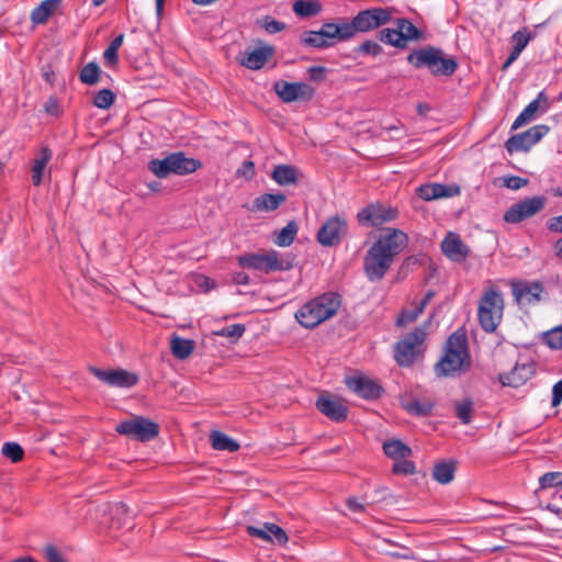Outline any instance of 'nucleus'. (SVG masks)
<instances>
[{
  "instance_id": "f257e3e1",
  "label": "nucleus",
  "mask_w": 562,
  "mask_h": 562,
  "mask_svg": "<svg viewBox=\"0 0 562 562\" xmlns=\"http://www.w3.org/2000/svg\"><path fill=\"white\" fill-rule=\"evenodd\" d=\"M407 244V234L397 228H385L364 256L363 269L367 278L370 281L381 280Z\"/></svg>"
},
{
  "instance_id": "f03ea898",
  "label": "nucleus",
  "mask_w": 562,
  "mask_h": 562,
  "mask_svg": "<svg viewBox=\"0 0 562 562\" xmlns=\"http://www.w3.org/2000/svg\"><path fill=\"white\" fill-rule=\"evenodd\" d=\"M341 304L340 295L326 292L305 303L296 313L295 318L305 328H314L333 317Z\"/></svg>"
},
{
  "instance_id": "7ed1b4c3",
  "label": "nucleus",
  "mask_w": 562,
  "mask_h": 562,
  "mask_svg": "<svg viewBox=\"0 0 562 562\" xmlns=\"http://www.w3.org/2000/svg\"><path fill=\"white\" fill-rule=\"evenodd\" d=\"M470 363L465 339L453 334L448 338L445 355L436 364L435 371L438 376H449L465 371Z\"/></svg>"
},
{
  "instance_id": "20e7f679",
  "label": "nucleus",
  "mask_w": 562,
  "mask_h": 562,
  "mask_svg": "<svg viewBox=\"0 0 562 562\" xmlns=\"http://www.w3.org/2000/svg\"><path fill=\"white\" fill-rule=\"evenodd\" d=\"M393 10L390 8H371L358 12L350 22L340 20V26L346 41L352 38L357 33H368L376 30L392 21Z\"/></svg>"
},
{
  "instance_id": "39448f33",
  "label": "nucleus",
  "mask_w": 562,
  "mask_h": 562,
  "mask_svg": "<svg viewBox=\"0 0 562 562\" xmlns=\"http://www.w3.org/2000/svg\"><path fill=\"white\" fill-rule=\"evenodd\" d=\"M407 61L416 68L427 67L435 76H451L458 67L456 59L445 58L441 49L431 46L413 50Z\"/></svg>"
},
{
  "instance_id": "423d86ee",
  "label": "nucleus",
  "mask_w": 562,
  "mask_h": 562,
  "mask_svg": "<svg viewBox=\"0 0 562 562\" xmlns=\"http://www.w3.org/2000/svg\"><path fill=\"white\" fill-rule=\"evenodd\" d=\"M504 312V299L496 289L486 290L479 302L477 317L485 333H494L502 322Z\"/></svg>"
},
{
  "instance_id": "0eeeda50",
  "label": "nucleus",
  "mask_w": 562,
  "mask_h": 562,
  "mask_svg": "<svg viewBox=\"0 0 562 562\" xmlns=\"http://www.w3.org/2000/svg\"><path fill=\"white\" fill-rule=\"evenodd\" d=\"M423 32L407 19H397L395 29H382L379 40L393 47L405 49L409 42H417L423 38Z\"/></svg>"
},
{
  "instance_id": "6e6552de",
  "label": "nucleus",
  "mask_w": 562,
  "mask_h": 562,
  "mask_svg": "<svg viewBox=\"0 0 562 562\" xmlns=\"http://www.w3.org/2000/svg\"><path fill=\"white\" fill-rule=\"evenodd\" d=\"M238 263L247 269L270 273L273 271H285L292 268L291 261L281 258L276 250L263 254H247L238 258Z\"/></svg>"
},
{
  "instance_id": "1a4fd4ad",
  "label": "nucleus",
  "mask_w": 562,
  "mask_h": 562,
  "mask_svg": "<svg viewBox=\"0 0 562 562\" xmlns=\"http://www.w3.org/2000/svg\"><path fill=\"white\" fill-rule=\"evenodd\" d=\"M345 41L339 22L324 23L318 31H304L300 37L302 45L313 48H328Z\"/></svg>"
},
{
  "instance_id": "9d476101",
  "label": "nucleus",
  "mask_w": 562,
  "mask_h": 562,
  "mask_svg": "<svg viewBox=\"0 0 562 562\" xmlns=\"http://www.w3.org/2000/svg\"><path fill=\"white\" fill-rule=\"evenodd\" d=\"M426 331L422 327L414 328L403 339L396 342L395 361L401 367H409L423 351Z\"/></svg>"
},
{
  "instance_id": "9b49d317",
  "label": "nucleus",
  "mask_w": 562,
  "mask_h": 562,
  "mask_svg": "<svg viewBox=\"0 0 562 562\" xmlns=\"http://www.w3.org/2000/svg\"><path fill=\"white\" fill-rule=\"evenodd\" d=\"M115 431L131 439L146 442L158 436L159 426L144 416H133L120 422L115 426Z\"/></svg>"
},
{
  "instance_id": "f8f14e48",
  "label": "nucleus",
  "mask_w": 562,
  "mask_h": 562,
  "mask_svg": "<svg viewBox=\"0 0 562 562\" xmlns=\"http://www.w3.org/2000/svg\"><path fill=\"white\" fill-rule=\"evenodd\" d=\"M544 196H532L513 204L504 214V221L512 224L520 223L532 217L546 206Z\"/></svg>"
},
{
  "instance_id": "ddd939ff",
  "label": "nucleus",
  "mask_w": 562,
  "mask_h": 562,
  "mask_svg": "<svg viewBox=\"0 0 562 562\" xmlns=\"http://www.w3.org/2000/svg\"><path fill=\"white\" fill-rule=\"evenodd\" d=\"M348 224L346 217L336 215L327 218L317 232V240L325 247L338 245L347 235Z\"/></svg>"
},
{
  "instance_id": "4468645a",
  "label": "nucleus",
  "mask_w": 562,
  "mask_h": 562,
  "mask_svg": "<svg viewBox=\"0 0 562 562\" xmlns=\"http://www.w3.org/2000/svg\"><path fill=\"white\" fill-rule=\"evenodd\" d=\"M548 132L549 127L547 125H535L526 132L509 137L505 143V148L509 154L518 151H528Z\"/></svg>"
},
{
  "instance_id": "2eb2a0df",
  "label": "nucleus",
  "mask_w": 562,
  "mask_h": 562,
  "mask_svg": "<svg viewBox=\"0 0 562 562\" xmlns=\"http://www.w3.org/2000/svg\"><path fill=\"white\" fill-rule=\"evenodd\" d=\"M397 216V209L382 203H372L363 207L357 215L359 222L371 226H379L392 222L396 220Z\"/></svg>"
},
{
  "instance_id": "dca6fc26",
  "label": "nucleus",
  "mask_w": 562,
  "mask_h": 562,
  "mask_svg": "<svg viewBox=\"0 0 562 562\" xmlns=\"http://www.w3.org/2000/svg\"><path fill=\"white\" fill-rule=\"evenodd\" d=\"M513 295L516 302L522 306H530L539 303L544 293V286L539 281H519L512 283Z\"/></svg>"
},
{
  "instance_id": "f3484780",
  "label": "nucleus",
  "mask_w": 562,
  "mask_h": 562,
  "mask_svg": "<svg viewBox=\"0 0 562 562\" xmlns=\"http://www.w3.org/2000/svg\"><path fill=\"white\" fill-rule=\"evenodd\" d=\"M89 371L101 382L114 387H132L138 382L137 374L123 369L106 371L90 367Z\"/></svg>"
},
{
  "instance_id": "a211bd4d",
  "label": "nucleus",
  "mask_w": 562,
  "mask_h": 562,
  "mask_svg": "<svg viewBox=\"0 0 562 562\" xmlns=\"http://www.w3.org/2000/svg\"><path fill=\"white\" fill-rule=\"evenodd\" d=\"M273 89L277 95L286 103L297 100H308L314 94V89L304 82H288L279 80L274 83Z\"/></svg>"
},
{
  "instance_id": "6ab92c4d",
  "label": "nucleus",
  "mask_w": 562,
  "mask_h": 562,
  "mask_svg": "<svg viewBox=\"0 0 562 562\" xmlns=\"http://www.w3.org/2000/svg\"><path fill=\"white\" fill-rule=\"evenodd\" d=\"M317 409L327 418L341 423L348 416L347 405L339 398H335L329 394H322L316 401Z\"/></svg>"
},
{
  "instance_id": "aec40b11",
  "label": "nucleus",
  "mask_w": 562,
  "mask_h": 562,
  "mask_svg": "<svg viewBox=\"0 0 562 562\" xmlns=\"http://www.w3.org/2000/svg\"><path fill=\"white\" fill-rule=\"evenodd\" d=\"M346 384L349 390L366 400H375L382 393V387L366 375L347 378Z\"/></svg>"
},
{
  "instance_id": "412c9836",
  "label": "nucleus",
  "mask_w": 562,
  "mask_h": 562,
  "mask_svg": "<svg viewBox=\"0 0 562 562\" xmlns=\"http://www.w3.org/2000/svg\"><path fill=\"white\" fill-rule=\"evenodd\" d=\"M441 250L446 257L456 262L465 260L469 255L468 246L462 241L459 234L449 232L441 241Z\"/></svg>"
},
{
  "instance_id": "4be33fe9",
  "label": "nucleus",
  "mask_w": 562,
  "mask_h": 562,
  "mask_svg": "<svg viewBox=\"0 0 562 562\" xmlns=\"http://www.w3.org/2000/svg\"><path fill=\"white\" fill-rule=\"evenodd\" d=\"M273 46L265 45L252 50H245L240 56V64L251 70L261 69L265 64L274 55Z\"/></svg>"
},
{
  "instance_id": "5701e85b",
  "label": "nucleus",
  "mask_w": 562,
  "mask_h": 562,
  "mask_svg": "<svg viewBox=\"0 0 562 562\" xmlns=\"http://www.w3.org/2000/svg\"><path fill=\"white\" fill-rule=\"evenodd\" d=\"M549 108V99L548 95L541 91L538 97L532 100L516 117L512 125V130H517L524 124L530 122L538 111L546 112Z\"/></svg>"
},
{
  "instance_id": "b1692460",
  "label": "nucleus",
  "mask_w": 562,
  "mask_h": 562,
  "mask_svg": "<svg viewBox=\"0 0 562 562\" xmlns=\"http://www.w3.org/2000/svg\"><path fill=\"white\" fill-rule=\"evenodd\" d=\"M533 373L530 364H516L508 373L499 375V381L503 385L519 387L528 381Z\"/></svg>"
},
{
  "instance_id": "393cba45",
  "label": "nucleus",
  "mask_w": 562,
  "mask_h": 562,
  "mask_svg": "<svg viewBox=\"0 0 562 562\" xmlns=\"http://www.w3.org/2000/svg\"><path fill=\"white\" fill-rule=\"evenodd\" d=\"M170 158L173 173L179 176L193 173L202 166L200 160L187 157L182 151L170 154Z\"/></svg>"
},
{
  "instance_id": "a878e982",
  "label": "nucleus",
  "mask_w": 562,
  "mask_h": 562,
  "mask_svg": "<svg viewBox=\"0 0 562 562\" xmlns=\"http://www.w3.org/2000/svg\"><path fill=\"white\" fill-rule=\"evenodd\" d=\"M53 153L52 150L43 146L41 147L38 154L33 159L32 166V183L35 187H38L43 181L44 170L46 169L48 162L52 160Z\"/></svg>"
},
{
  "instance_id": "bb28decb",
  "label": "nucleus",
  "mask_w": 562,
  "mask_h": 562,
  "mask_svg": "<svg viewBox=\"0 0 562 562\" xmlns=\"http://www.w3.org/2000/svg\"><path fill=\"white\" fill-rule=\"evenodd\" d=\"M286 196L283 193H265L254 200V210L259 212H271L284 203Z\"/></svg>"
},
{
  "instance_id": "cd10ccee",
  "label": "nucleus",
  "mask_w": 562,
  "mask_h": 562,
  "mask_svg": "<svg viewBox=\"0 0 562 562\" xmlns=\"http://www.w3.org/2000/svg\"><path fill=\"white\" fill-rule=\"evenodd\" d=\"M61 0H44L31 12V21L33 24H44L49 16L56 11Z\"/></svg>"
},
{
  "instance_id": "c85d7f7f",
  "label": "nucleus",
  "mask_w": 562,
  "mask_h": 562,
  "mask_svg": "<svg viewBox=\"0 0 562 562\" xmlns=\"http://www.w3.org/2000/svg\"><path fill=\"white\" fill-rule=\"evenodd\" d=\"M418 195L425 201H430L439 198L451 196V189L445 184L431 183L420 186L418 188Z\"/></svg>"
},
{
  "instance_id": "c756f323",
  "label": "nucleus",
  "mask_w": 562,
  "mask_h": 562,
  "mask_svg": "<svg viewBox=\"0 0 562 562\" xmlns=\"http://www.w3.org/2000/svg\"><path fill=\"white\" fill-rule=\"evenodd\" d=\"M271 177L280 186L293 184L297 180V169L289 165H278L274 167Z\"/></svg>"
},
{
  "instance_id": "7c9ffc66",
  "label": "nucleus",
  "mask_w": 562,
  "mask_h": 562,
  "mask_svg": "<svg viewBox=\"0 0 562 562\" xmlns=\"http://www.w3.org/2000/svg\"><path fill=\"white\" fill-rule=\"evenodd\" d=\"M383 452L395 461L408 458L412 454V449L401 440H389L383 443Z\"/></svg>"
},
{
  "instance_id": "2f4dec72",
  "label": "nucleus",
  "mask_w": 562,
  "mask_h": 562,
  "mask_svg": "<svg viewBox=\"0 0 562 562\" xmlns=\"http://www.w3.org/2000/svg\"><path fill=\"white\" fill-rule=\"evenodd\" d=\"M210 439L212 447L215 450L234 452L239 449V443L237 441L221 431H212Z\"/></svg>"
},
{
  "instance_id": "473e14b6",
  "label": "nucleus",
  "mask_w": 562,
  "mask_h": 562,
  "mask_svg": "<svg viewBox=\"0 0 562 562\" xmlns=\"http://www.w3.org/2000/svg\"><path fill=\"white\" fill-rule=\"evenodd\" d=\"M170 348L176 358L183 360L192 353L194 344L190 339H183L175 336L171 339Z\"/></svg>"
},
{
  "instance_id": "72a5a7b5",
  "label": "nucleus",
  "mask_w": 562,
  "mask_h": 562,
  "mask_svg": "<svg viewBox=\"0 0 562 562\" xmlns=\"http://www.w3.org/2000/svg\"><path fill=\"white\" fill-rule=\"evenodd\" d=\"M454 471V463L439 462L432 469V476L438 483L448 484L453 480Z\"/></svg>"
},
{
  "instance_id": "f704fd0d",
  "label": "nucleus",
  "mask_w": 562,
  "mask_h": 562,
  "mask_svg": "<svg viewBox=\"0 0 562 562\" xmlns=\"http://www.w3.org/2000/svg\"><path fill=\"white\" fill-rule=\"evenodd\" d=\"M402 406L407 413L415 416H426L432 409V404L430 402H420L417 398H403Z\"/></svg>"
},
{
  "instance_id": "c9c22d12",
  "label": "nucleus",
  "mask_w": 562,
  "mask_h": 562,
  "mask_svg": "<svg viewBox=\"0 0 562 562\" xmlns=\"http://www.w3.org/2000/svg\"><path fill=\"white\" fill-rule=\"evenodd\" d=\"M148 169L157 177V178H167L169 175L173 173L171 166L170 154L162 159H153L148 162Z\"/></svg>"
},
{
  "instance_id": "e433bc0d",
  "label": "nucleus",
  "mask_w": 562,
  "mask_h": 562,
  "mask_svg": "<svg viewBox=\"0 0 562 562\" xmlns=\"http://www.w3.org/2000/svg\"><path fill=\"white\" fill-rule=\"evenodd\" d=\"M297 225L294 221L289 222L278 234L274 244L280 247L290 246L296 236Z\"/></svg>"
},
{
  "instance_id": "4c0bfd02",
  "label": "nucleus",
  "mask_w": 562,
  "mask_h": 562,
  "mask_svg": "<svg viewBox=\"0 0 562 562\" xmlns=\"http://www.w3.org/2000/svg\"><path fill=\"white\" fill-rule=\"evenodd\" d=\"M321 10V5L314 1L297 0L293 4V11L299 16H313Z\"/></svg>"
},
{
  "instance_id": "58836bf2",
  "label": "nucleus",
  "mask_w": 562,
  "mask_h": 562,
  "mask_svg": "<svg viewBox=\"0 0 562 562\" xmlns=\"http://www.w3.org/2000/svg\"><path fill=\"white\" fill-rule=\"evenodd\" d=\"M454 408L456 416L463 425H469L472 422L473 402L470 398L457 402Z\"/></svg>"
},
{
  "instance_id": "ea45409f",
  "label": "nucleus",
  "mask_w": 562,
  "mask_h": 562,
  "mask_svg": "<svg viewBox=\"0 0 562 562\" xmlns=\"http://www.w3.org/2000/svg\"><path fill=\"white\" fill-rule=\"evenodd\" d=\"M100 68L95 63L87 64L80 71V80L89 86H93L99 81Z\"/></svg>"
},
{
  "instance_id": "a19ab883",
  "label": "nucleus",
  "mask_w": 562,
  "mask_h": 562,
  "mask_svg": "<svg viewBox=\"0 0 562 562\" xmlns=\"http://www.w3.org/2000/svg\"><path fill=\"white\" fill-rule=\"evenodd\" d=\"M245 330H246V328L243 324H233V325L225 326L218 330H215V331H213V334L215 336L227 337V338L232 339L233 341H236L238 338H240L244 335Z\"/></svg>"
},
{
  "instance_id": "79ce46f5",
  "label": "nucleus",
  "mask_w": 562,
  "mask_h": 562,
  "mask_svg": "<svg viewBox=\"0 0 562 562\" xmlns=\"http://www.w3.org/2000/svg\"><path fill=\"white\" fill-rule=\"evenodd\" d=\"M124 40V35H117L105 49L103 57L105 63L109 65H114L117 63V50L122 46Z\"/></svg>"
},
{
  "instance_id": "37998d69",
  "label": "nucleus",
  "mask_w": 562,
  "mask_h": 562,
  "mask_svg": "<svg viewBox=\"0 0 562 562\" xmlns=\"http://www.w3.org/2000/svg\"><path fill=\"white\" fill-rule=\"evenodd\" d=\"M543 342L552 349H562V326H558L543 334Z\"/></svg>"
},
{
  "instance_id": "c03bdc74",
  "label": "nucleus",
  "mask_w": 562,
  "mask_h": 562,
  "mask_svg": "<svg viewBox=\"0 0 562 562\" xmlns=\"http://www.w3.org/2000/svg\"><path fill=\"white\" fill-rule=\"evenodd\" d=\"M2 454L12 462H19L23 459L24 451L16 442H4L2 446Z\"/></svg>"
},
{
  "instance_id": "a18cd8bd",
  "label": "nucleus",
  "mask_w": 562,
  "mask_h": 562,
  "mask_svg": "<svg viewBox=\"0 0 562 562\" xmlns=\"http://www.w3.org/2000/svg\"><path fill=\"white\" fill-rule=\"evenodd\" d=\"M115 95L110 89H102L97 92L93 99V105L99 109H109L114 102Z\"/></svg>"
},
{
  "instance_id": "49530a36",
  "label": "nucleus",
  "mask_w": 562,
  "mask_h": 562,
  "mask_svg": "<svg viewBox=\"0 0 562 562\" xmlns=\"http://www.w3.org/2000/svg\"><path fill=\"white\" fill-rule=\"evenodd\" d=\"M422 313L423 311L415 303H413V308L403 310L401 312L396 319V325L402 327L413 323Z\"/></svg>"
},
{
  "instance_id": "de8ad7c7",
  "label": "nucleus",
  "mask_w": 562,
  "mask_h": 562,
  "mask_svg": "<svg viewBox=\"0 0 562 562\" xmlns=\"http://www.w3.org/2000/svg\"><path fill=\"white\" fill-rule=\"evenodd\" d=\"M393 473L409 475L416 472V467L413 461L405 459H398L394 461Z\"/></svg>"
},
{
  "instance_id": "09e8293b",
  "label": "nucleus",
  "mask_w": 562,
  "mask_h": 562,
  "mask_svg": "<svg viewBox=\"0 0 562 562\" xmlns=\"http://www.w3.org/2000/svg\"><path fill=\"white\" fill-rule=\"evenodd\" d=\"M382 46L378 42L371 40L364 41L356 48L357 53L371 56H379L382 53Z\"/></svg>"
},
{
  "instance_id": "8fccbe9b",
  "label": "nucleus",
  "mask_w": 562,
  "mask_h": 562,
  "mask_svg": "<svg viewBox=\"0 0 562 562\" xmlns=\"http://www.w3.org/2000/svg\"><path fill=\"white\" fill-rule=\"evenodd\" d=\"M561 476H562L561 472H548V473H544L539 479L540 488H548V487H552V486H555V485H560L561 484V481H560Z\"/></svg>"
},
{
  "instance_id": "3c124183",
  "label": "nucleus",
  "mask_w": 562,
  "mask_h": 562,
  "mask_svg": "<svg viewBox=\"0 0 562 562\" xmlns=\"http://www.w3.org/2000/svg\"><path fill=\"white\" fill-rule=\"evenodd\" d=\"M266 528L269 530V533L271 535V541H276L279 544H285L288 541V536L285 531L274 524H266Z\"/></svg>"
},
{
  "instance_id": "603ef678",
  "label": "nucleus",
  "mask_w": 562,
  "mask_h": 562,
  "mask_svg": "<svg viewBox=\"0 0 562 562\" xmlns=\"http://www.w3.org/2000/svg\"><path fill=\"white\" fill-rule=\"evenodd\" d=\"M531 40L530 33L527 29L519 30L515 32L512 36V41L515 46L525 49V47L528 45L529 41Z\"/></svg>"
},
{
  "instance_id": "864d4df0",
  "label": "nucleus",
  "mask_w": 562,
  "mask_h": 562,
  "mask_svg": "<svg viewBox=\"0 0 562 562\" xmlns=\"http://www.w3.org/2000/svg\"><path fill=\"white\" fill-rule=\"evenodd\" d=\"M262 27L270 34H276L285 29V24L270 16H266L262 21Z\"/></svg>"
},
{
  "instance_id": "5fc2aeb1",
  "label": "nucleus",
  "mask_w": 562,
  "mask_h": 562,
  "mask_svg": "<svg viewBox=\"0 0 562 562\" xmlns=\"http://www.w3.org/2000/svg\"><path fill=\"white\" fill-rule=\"evenodd\" d=\"M528 179L518 176H512L504 179V184L510 190H519L527 186Z\"/></svg>"
},
{
  "instance_id": "6e6d98bb",
  "label": "nucleus",
  "mask_w": 562,
  "mask_h": 562,
  "mask_svg": "<svg viewBox=\"0 0 562 562\" xmlns=\"http://www.w3.org/2000/svg\"><path fill=\"white\" fill-rule=\"evenodd\" d=\"M247 532L252 537L262 539L265 541H271V535L269 533V530L266 528V525L263 526V528L248 526Z\"/></svg>"
},
{
  "instance_id": "4d7b16f0",
  "label": "nucleus",
  "mask_w": 562,
  "mask_h": 562,
  "mask_svg": "<svg viewBox=\"0 0 562 562\" xmlns=\"http://www.w3.org/2000/svg\"><path fill=\"white\" fill-rule=\"evenodd\" d=\"M44 553L48 562H67L54 546L46 547Z\"/></svg>"
},
{
  "instance_id": "13d9d810",
  "label": "nucleus",
  "mask_w": 562,
  "mask_h": 562,
  "mask_svg": "<svg viewBox=\"0 0 562 562\" xmlns=\"http://www.w3.org/2000/svg\"><path fill=\"white\" fill-rule=\"evenodd\" d=\"M562 402V379L553 385L552 406H558Z\"/></svg>"
},
{
  "instance_id": "bf43d9fd",
  "label": "nucleus",
  "mask_w": 562,
  "mask_h": 562,
  "mask_svg": "<svg viewBox=\"0 0 562 562\" xmlns=\"http://www.w3.org/2000/svg\"><path fill=\"white\" fill-rule=\"evenodd\" d=\"M307 71H308L310 78L313 81H322L325 78V76H324L325 68L324 67L313 66V67H310Z\"/></svg>"
},
{
  "instance_id": "052dcab7",
  "label": "nucleus",
  "mask_w": 562,
  "mask_h": 562,
  "mask_svg": "<svg viewBox=\"0 0 562 562\" xmlns=\"http://www.w3.org/2000/svg\"><path fill=\"white\" fill-rule=\"evenodd\" d=\"M45 111L49 114V115H54V116H57L59 115L60 113V106H59V103L56 99L54 98H50L46 104H45Z\"/></svg>"
},
{
  "instance_id": "680f3d73",
  "label": "nucleus",
  "mask_w": 562,
  "mask_h": 562,
  "mask_svg": "<svg viewBox=\"0 0 562 562\" xmlns=\"http://www.w3.org/2000/svg\"><path fill=\"white\" fill-rule=\"evenodd\" d=\"M548 228L554 233H562V215L551 217L548 221Z\"/></svg>"
},
{
  "instance_id": "e2e57ef3",
  "label": "nucleus",
  "mask_w": 562,
  "mask_h": 562,
  "mask_svg": "<svg viewBox=\"0 0 562 562\" xmlns=\"http://www.w3.org/2000/svg\"><path fill=\"white\" fill-rule=\"evenodd\" d=\"M346 504L347 507L353 513L364 512V505L360 503L357 498H348Z\"/></svg>"
},
{
  "instance_id": "0e129e2a",
  "label": "nucleus",
  "mask_w": 562,
  "mask_h": 562,
  "mask_svg": "<svg viewBox=\"0 0 562 562\" xmlns=\"http://www.w3.org/2000/svg\"><path fill=\"white\" fill-rule=\"evenodd\" d=\"M522 50L524 49L514 45L513 50L510 52L508 58L506 59V61L503 65V69L508 68L519 57V55L521 54Z\"/></svg>"
},
{
  "instance_id": "69168bd1",
  "label": "nucleus",
  "mask_w": 562,
  "mask_h": 562,
  "mask_svg": "<svg viewBox=\"0 0 562 562\" xmlns=\"http://www.w3.org/2000/svg\"><path fill=\"white\" fill-rule=\"evenodd\" d=\"M522 50L524 49L514 45L513 50L510 52L508 58L506 59V61L503 65V69L508 68L519 57V55L521 54Z\"/></svg>"
},
{
  "instance_id": "338daca9",
  "label": "nucleus",
  "mask_w": 562,
  "mask_h": 562,
  "mask_svg": "<svg viewBox=\"0 0 562 562\" xmlns=\"http://www.w3.org/2000/svg\"><path fill=\"white\" fill-rule=\"evenodd\" d=\"M196 283L199 286L204 288L205 291H209L214 285L213 281L210 278L204 277V276H199L196 278Z\"/></svg>"
},
{
  "instance_id": "774afa93",
  "label": "nucleus",
  "mask_w": 562,
  "mask_h": 562,
  "mask_svg": "<svg viewBox=\"0 0 562 562\" xmlns=\"http://www.w3.org/2000/svg\"><path fill=\"white\" fill-rule=\"evenodd\" d=\"M434 292L429 291L426 293L423 300L419 302H414L422 311L426 307V305L429 303V301L432 299Z\"/></svg>"
}]
</instances>
